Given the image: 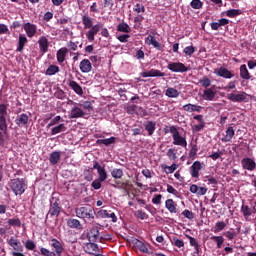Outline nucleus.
<instances>
[{"mask_svg":"<svg viewBox=\"0 0 256 256\" xmlns=\"http://www.w3.org/2000/svg\"><path fill=\"white\" fill-rule=\"evenodd\" d=\"M99 235V229L97 227H94L87 233V239L90 243H97L101 241V236Z\"/></svg>","mask_w":256,"mask_h":256,"instance_id":"obj_10","label":"nucleus"},{"mask_svg":"<svg viewBox=\"0 0 256 256\" xmlns=\"http://www.w3.org/2000/svg\"><path fill=\"white\" fill-rule=\"evenodd\" d=\"M68 85L71 89H73L76 95H83V88L75 80H70Z\"/></svg>","mask_w":256,"mask_h":256,"instance_id":"obj_27","label":"nucleus"},{"mask_svg":"<svg viewBox=\"0 0 256 256\" xmlns=\"http://www.w3.org/2000/svg\"><path fill=\"white\" fill-rule=\"evenodd\" d=\"M86 113L79 106H73L70 110L69 119H83Z\"/></svg>","mask_w":256,"mask_h":256,"instance_id":"obj_9","label":"nucleus"},{"mask_svg":"<svg viewBox=\"0 0 256 256\" xmlns=\"http://www.w3.org/2000/svg\"><path fill=\"white\" fill-rule=\"evenodd\" d=\"M116 30L119 33H129L131 31V27L129 26V24L122 22L117 25Z\"/></svg>","mask_w":256,"mask_h":256,"instance_id":"obj_40","label":"nucleus"},{"mask_svg":"<svg viewBox=\"0 0 256 256\" xmlns=\"http://www.w3.org/2000/svg\"><path fill=\"white\" fill-rule=\"evenodd\" d=\"M115 141H117V138L112 136L110 138L96 140V145H98L99 147H101V145H105V147H111V145H113Z\"/></svg>","mask_w":256,"mask_h":256,"instance_id":"obj_25","label":"nucleus"},{"mask_svg":"<svg viewBox=\"0 0 256 256\" xmlns=\"http://www.w3.org/2000/svg\"><path fill=\"white\" fill-rule=\"evenodd\" d=\"M184 53L185 55H187L188 57H191V55H193V53H195V47L193 46H187L184 48Z\"/></svg>","mask_w":256,"mask_h":256,"instance_id":"obj_63","label":"nucleus"},{"mask_svg":"<svg viewBox=\"0 0 256 256\" xmlns=\"http://www.w3.org/2000/svg\"><path fill=\"white\" fill-rule=\"evenodd\" d=\"M56 73H59V66L57 65H50L46 70V75L52 76Z\"/></svg>","mask_w":256,"mask_h":256,"instance_id":"obj_47","label":"nucleus"},{"mask_svg":"<svg viewBox=\"0 0 256 256\" xmlns=\"http://www.w3.org/2000/svg\"><path fill=\"white\" fill-rule=\"evenodd\" d=\"M183 217H185L186 219H189V221H193V219H195V214L193 212H191V210H187L185 209L182 212Z\"/></svg>","mask_w":256,"mask_h":256,"instance_id":"obj_57","label":"nucleus"},{"mask_svg":"<svg viewBox=\"0 0 256 256\" xmlns=\"http://www.w3.org/2000/svg\"><path fill=\"white\" fill-rule=\"evenodd\" d=\"M146 45H152L154 49H157V51H163V46H161V43L155 39V36L149 35L145 40Z\"/></svg>","mask_w":256,"mask_h":256,"instance_id":"obj_17","label":"nucleus"},{"mask_svg":"<svg viewBox=\"0 0 256 256\" xmlns=\"http://www.w3.org/2000/svg\"><path fill=\"white\" fill-rule=\"evenodd\" d=\"M240 77L241 79H245L246 81H249V79H251V74L249 73L247 65L245 64L240 66Z\"/></svg>","mask_w":256,"mask_h":256,"instance_id":"obj_36","label":"nucleus"},{"mask_svg":"<svg viewBox=\"0 0 256 256\" xmlns=\"http://www.w3.org/2000/svg\"><path fill=\"white\" fill-rule=\"evenodd\" d=\"M67 131V126L65 124H58L50 130V135H58V133H65Z\"/></svg>","mask_w":256,"mask_h":256,"instance_id":"obj_31","label":"nucleus"},{"mask_svg":"<svg viewBox=\"0 0 256 256\" xmlns=\"http://www.w3.org/2000/svg\"><path fill=\"white\" fill-rule=\"evenodd\" d=\"M15 123L18 127H25L29 123V116L26 113H22L16 117Z\"/></svg>","mask_w":256,"mask_h":256,"instance_id":"obj_21","label":"nucleus"},{"mask_svg":"<svg viewBox=\"0 0 256 256\" xmlns=\"http://www.w3.org/2000/svg\"><path fill=\"white\" fill-rule=\"evenodd\" d=\"M203 129H205V122H199L192 126L193 133H199V131H203Z\"/></svg>","mask_w":256,"mask_h":256,"instance_id":"obj_54","label":"nucleus"},{"mask_svg":"<svg viewBox=\"0 0 256 256\" xmlns=\"http://www.w3.org/2000/svg\"><path fill=\"white\" fill-rule=\"evenodd\" d=\"M123 175H124L123 169L121 168H114L111 171V176L113 177V179H121Z\"/></svg>","mask_w":256,"mask_h":256,"instance_id":"obj_45","label":"nucleus"},{"mask_svg":"<svg viewBox=\"0 0 256 256\" xmlns=\"http://www.w3.org/2000/svg\"><path fill=\"white\" fill-rule=\"evenodd\" d=\"M68 53L69 49H67V47L60 48L56 54L58 63H65V57H67Z\"/></svg>","mask_w":256,"mask_h":256,"instance_id":"obj_24","label":"nucleus"},{"mask_svg":"<svg viewBox=\"0 0 256 256\" xmlns=\"http://www.w3.org/2000/svg\"><path fill=\"white\" fill-rule=\"evenodd\" d=\"M98 216H100L101 219H112V223H117V215H115V212L109 213L107 210H99Z\"/></svg>","mask_w":256,"mask_h":256,"instance_id":"obj_20","label":"nucleus"},{"mask_svg":"<svg viewBox=\"0 0 256 256\" xmlns=\"http://www.w3.org/2000/svg\"><path fill=\"white\" fill-rule=\"evenodd\" d=\"M54 97H56V99H64L65 92L62 89H57L56 92L54 93Z\"/></svg>","mask_w":256,"mask_h":256,"instance_id":"obj_64","label":"nucleus"},{"mask_svg":"<svg viewBox=\"0 0 256 256\" xmlns=\"http://www.w3.org/2000/svg\"><path fill=\"white\" fill-rule=\"evenodd\" d=\"M163 171H165L166 175H171L172 173H175L177 169H179V165L176 163H173L171 166H167V164L162 165Z\"/></svg>","mask_w":256,"mask_h":256,"instance_id":"obj_32","label":"nucleus"},{"mask_svg":"<svg viewBox=\"0 0 256 256\" xmlns=\"http://www.w3.org/2000/svg\"><path fill=\"white\" fill-rule=\"evenodd\" d=\"M50 247L54 249V251H51L47 248H41L40 253L44 256H61L63 255V252L65 251V248H63V243L61 241L57 240V238H52L50 240Z\"/></svg>","mask_w":256,"mask_h":256,"instance_id":"obj_2","label":"nucleus"},{"mask_svg":"<svg viewBox=\"0 0 256 256\" xmlns=\"http://www.w3.org/2000/svg\"><path fill=\"white\" fill-rule=\"evenodd\" d=\"M225 227H227V224L223 221H218L216 224H215V227H214V233H220V231H223L225 229Z\"/></svg>","mask_w":256,"mask_h":256,"instance_id":"obj_49","label":"nucleus"},{"mask_svg":"<svg viewBox=\"0 0 256 256\" xmlns=\"http://www.w3.org/2000/svg\"><path fill=\"white\" fill-rule=\"evenodd\" d=\"M61 207L59 206V202L55 201H51L50 202V208L48 211V214L46 216V219L49 217H59V215H61Z\"/></svg>","mask_w":256,"mask_h":256,"instance_id":"obj_6","label":"nucleus"},{"mask_svg":"<svg viewBox=\"0 0 256 256\" xmlns=\"http://www.w3.org/2000/svg\"><path fill=\"white\" fill-rule=\"evenodd\" d=\"M217 93L215 92V85L211 86V88H207L203 92V99L205 101H213Z\"/></svg>","mask_w":256,"mask_h":256,"instance_id":"obj_18","label":"nucleus"},{"mask_svg":"<svg viewBox=\"0 0 256 256\" xmlns=\"http://www.w3.org/2000/svg\"><path fill=\"white\" fill-rule=\"evenodd\" d=\"M166 155L170 161H177V149L176 148L168 149Z\"/></svg>","mask_w":256,"mask_h":256,"instance_id":"obj_43","label":"nucleus"},{"mask_svg":"<svg viewBox=\"0 0 256 256\" xmlns=\"http://www.w3.org/2000/svg\"><path fill=\"white\" fill-rule=\"evenodd\" d=\"M8 245H10V247H12L14 249V251H23V246L21 245V242H19V240L11 237L8 240Z\"/></svg>","mask_w":256,"mask_h":256,"instance_id":"obj_26","label":"nucleus"},{"mask_svg":"<svg viewBox=\"0 0 256 256\" xmlns=\"http://www.w3.org/2000/svg\"><path fill=\"white\" fill-rule=\"evenodd\" d=\"M75 213L76 217L83 219L86 223H93L95 221V215H97L95 208L89 204L76 208Z\"/></svg>","mask_w":256,"mask_h":256,"instance_id":"obj_1","label":"nucleus"},{"mask_svg":"<svg viewBox=\"0 0 256 256\" xmlns=\"http://www.w3.org/2000/svg\"><path fill=\"white\" fill-rule=\"evenodd\" d=\"M183 109L188 113H193L194 111H196V113H201L203 107L195 104H186L183 106Z\"/></svg>","mask_w":256,"mask_h":256,"instance_id":"obj_30","label":"nucleus"},{"mask_svg":"<svg viewBox=\"0 0 256 256\" xmlns=\"http://www.w3.org/2000/svg\"><path fill=\"white\" fill-rule=\"evenodd\" d=\"M199 83L205 89H207L208 87H211V79H209L207 76H204L202 79H200Z\"/></svg>","mask_w":256,"mask_h":256,"instance_id":"obj_52","label":"nucleus"},{"mask_svg":"<svg viewBox=\"0 0 256 256\" xmlns=\"http://www.w3.org/2000/svg\"><path fill=\"white\" fill-rule=\"evenodd\" d=\"M80 107H83L86 111H93V104L91 101H85L83 104H79Z\"/></svg>","mask_w":256,"mask_h":256,"instance_id":"obj_62","label":"nucleus"},{"mask_svg":"<svg viewBox=\"0 0 256 256\" xmlns=\"http://www.w3.org/2000/svg\"><path fill=\"white\" fill-rule=\"evenodd\" d=\"M136 247L139 249V251H141V253H149L147 246L139 240L136 242Z\"/></svg>","mask_w":256,"mask_h":256,"instance_id":"obj_55","label":"nucleus"},{"mask_svg":"<svg viewBox=\"0 0 256 256\" xmlns=\"http://www.w3.org/2000/svg\"><path fill=\"white\" fill-rule=\"evenodd\" d=\"M60 121H63L61 116H56L50 120L47 124L46 129H51V127H55V125H59Z\"/></svg>","mask_w":256,"mask_h":256,"instance_id":"obj_42","label":"nucleus"},{"mask_svg":"<svg viewBox=\"0 0 256 256\" xmlns=\"http://www.w3.org/2000/svg\"><path fill=\"white\" fill-rule=\"evenodd\" d=\"M145 17H143V15L138 14L135 18H134V29H141V23H143Z\"/></svg>","mask_w":256,"mask_h":256,"instance_id":"obj_46","label":"nucleus"},{"mask_svg":"<svg viewBox=\"0 0 256 256\" xmlns=\"http://www.w3.org/2000/svg\"><path fill=\"white\" fill-rule=\"evenodd\" d=\"M172 244H174L175 247H178V249H181V247H185V242L177 237L173 238Z\"/></svg>","mask_w":256,"mask_h":256,"instance_id":"obj_60","label":"nucleus"},{"mask_svg":"<svg viewBox=\"0 0 256 256\" xmlns=\"http://www.w3.org/2000/svg\"><path fill=\"white\" fill-rule=\"evenodd\" d=\"M79 68L81 73H91L93 65L89 59H83L79 64Z\"/></svg>","mask_w":256,"mask_h":256,"instance_id":"obj_16","label":"nucleus"},{"mask_svg":"<svg viewBox=\"0 0 256 256\" xmlns=\"http://www.w3.org/2000/svg\"><path fill=\"white\" fill-rule=\"evenodd\" d=\"M235 137V130L233 129V126H230L226 130V135L224 138H222L223 143H228Z\"/></svg>","mask_w":256,"mask_h":256,"instance_id":"obj_34","label":"nucleus"},{"mask_svg":"<svg viewBox=\"0 0 256 256\" xmlns=\"http://www.w3.org/2000/svg\"><path fill=\"white\" fill-rule=\"evenodd\" d=\"M165 207L169 213H177V203L173 199H167L165 201Z\"/></svg>","mask_w":256,"mask_h":256,"instance_id":"obj_29","label":"nucleus"},{"mask_svg":"<svg viewBox=\"0 0 256 256\" xmlns=\"http://www.w3.org/2000/svg\"><path fill=\"white\" fill-rule=\"evenodd\" d=\"M38 45L41 53H47L49 51V39L46 36H41L38 40Z\"/></svg>","mask_w":256,"mask_h":256,"instance_id":"obj_19","label":"nucleus"},{"mask_svg":"<svg viewBox=\"0 0 256 256\" xmlns=\"http://www.w3.org/2000/svg\"><path fill=\"white\" fill-rule=\"evenodd\" d=\"M8 225L11 227H21V220L19 218L9 219Z\"/></svg>","mask_w":256,"mask_h":256,"instance_id":"obj_59","label":"nucleus"},{"mask_svg":"<svg viewBox=\"0 0 256 256\" xmlns=\"http://www.w3.org/2000/svg\"><path fill=\"white\" fill-rule=\"evenodd\" d=\"M211 241H215L217 244V249H221L223 243H225V238L223 236H211Z\"/></svg>","mask_w":256,"mask_h":256,"instance_id":"obj_44","label":"nucleus"},{"mask_svg":"<svg viewBox=\"0 0 256 256\" xmlns=\"http://www.w3.org/2000/svg\"><path fill=\"white\" fill-rule=\"evenodd\" d=\"M141 77H165V72H161V70L151 69L148 72H141Z\"/></svg>","mask_w":256,"mask_h":256,"instance_id":"obj_22","label":"nucleus"},{"mask_svg":"<svg viewBox=\"0 0 256 256\" xmlns=\"http://www.w3.org/2000/svg\"><path fill=\"white\" fill-rule=\"evenodd\" d=\"M99 251V246L95 244V242H89L86 244V253L89 255H93V253H97Z\"/></svg>","mask_w":256,"mask_h":256,"instance_id":"obj_38","label":"nucleus"},{"mask_svg":"<svg viewBox=\"0 0 256 256\" xmlns=\"http://www.w3.org/2000/svg\"><path fill=\"white\" fill-rule=\"evenodd\" d=\"M61 159V152L59 151H54L50 154L49 161L51 165H57Z\"/></svg>","mask_w":256,"mask_h":256,"instance_id":"obj_37","label":"nucleus"},{"mask_svg":"<svg viewBox=\"0 0 256 256\" xmlns=\"http://www.w3.org/2000/svg\"><path fill=\"white\" fill-rule=\"evenodd\" d=\"M67 226L70 227V229H77L78 231L83 229V224H81V221L75 218L68 219Z\"/></svg>","mask_w":256,"mask_h":256,"instance_id":"obj_23","label":"nucleus"},{"mask_svg":"<svg viewBox=\"0 0 256 256\" xmlns=\"http://www.w3.org/2000/svg\"><path fill=\"white\" fill-rule=\"evenodd\" d=\"M223 236L226 237L228 241H233V239H235V237H237V232H235V230L231 229L229 231L224 232Z\"/></svg>","mask_w":256,"mask_h":256,"instance_id":"obj_48","label":"nucleus"},{"mask_svg":"<svg viewBox=\"0 0 256 256\" xmlns=\"http://www.w3.org/2000/svg\"><path fill=\"white\" fill-rule=\"evenodd\" d=\"M229 101H233V103H243V101H247V93L241 92L240 94L230 93L228 95Z\"/></svg>","mask_w":256,"mask_h":256,"instance_id":"obj_12","label":"nucleus"},{"mask_svg":"<svg viewBox=\"0 0 256 256\" xmlns=\"http://www.w3.org/2000/svg\"><path fill=\"white\" fill-rule=\"evenodd\" d=\"M171 134L173 139V145H178L179 147L187 148V139L181 136L177 128H172Z\"/></svg>","mask_w":256,"mask_h":256,"instance_id":"obj_4","label":"nucleus"},{"mask_svg":"<svg viewBox=\"0 0 256 256\" xmlns=\"http://www.w3.org/2000/svg\"><path fill=\"white\" fill-rule=\"evenodd\" d=\"M26 43H27V37L25 36V34H20L18 38V47L16 51H18V53H21V51H23V49L25 48Z\"/></svg>","mask_w":256,"mask_h":256,"instance_id":"obj_33","label":"nucleus"},{"mask_svg":"<svg viewBox=\"0 0 256 256\" xmlns=\"http://www.w3.org/2000/svg\"><path fill=\"white\" fill-rule=\"evenodd\" d=\"M144 127H145V131H147L149 137H151V135H153V133H155V129L157 127V122L147 121L144 124Z\"/></svg>","mask_w":256,"mask_h":256,"instance_id":"obj_28","label":"nucleus"},{"mask_svg":"<svg viewBox=\"0 0 256 256\" xmlns=\"http://www.w3.org/2000/svg\"><path fill=\"white\" fill-rule=\"evenodd\" d=\"M242 169L244 171H254L256 169V163L255 160L252 158L246 157L241 160Z\"/></svg>","mask_w":256,"mask_h":256,"instance_id":"obj_7","label":"nucleus"},{"mask_svg":"<svg viewBox=\"0 0 256 256\" xmlns=\"http://www.w3.org/2000/svg\"><path fill=\"white\" fill-rule=\"evenodd\" d=\"M201 169H203V166H201V163L199 161H195L190 167V175L194 179H199V171H201Z\"/></svg>","mask_w":256,"mask_h":256,"instance_id":"obj_15","label":"nucleus"},{"mask_svg":"<svg viewBox=\"0 0 256 256\" xmlns=\"http://www.w3.org/2000/svg\"><path fill=\"white\" fill-rule=\"evenodd\" d=\"M8 186L10 187L12 193L16 196L23 195V193H25L27 190V182L25 181V178L11 179L8 183Z\"/></svg>","mask_w":256,"mask_h":256,"instance_id":"obj_3","label":"nucleus"},{"mask_svg":"<svg viewBox=\"0 0 256 256\" xmlns=\"http://www.w3.org/2000/svg\"><path fill=\"white\" fill-rule=\"evenodd\" d=\"M190 7H192V9H202L203 3L201 0H192L190 3Z\"/></svg>","mask_w":256,"mask_h":256,"instance_id":"obj_56","label":"nucleus"},{"mask_svg":"<svg viewBox=\"0 0 256 256\" xmlns=\"http://www.w3.org/2000/svg\"><path fill=\"white\" fill-rule=\"evenodd\" d=\"M101 5L102 9H107V7L109 9H113V5H115V3L113 2V0H103Z\"/></svg>","mask_w":256,"mask_h":256,"instance_id":"obj_61","label":"nucleus"},{"mask_svg":"<svg viewBox=\"0 0 256 256\" xmlns=\"http://www.w3.org/2000/svg\"><path fill=\"white\" fill-rule=\"evenodd\" d=\"M23 29L27 37H29L30 39L35 37V35L37 34V25L35 24L27 22L24 24Z\"/></svg>","mask_w":256,"mask_h":256,"instance_id":"obj_13","label":"nucleus"},{"mask_svg":"<svg viewBox=\"0 0 256 256\" xmlns=\"http://www.w3.org/2000/svg\"><path fill=\"white\" fill-rule=\"evenodd\" d=\"M238 15H241V10L239 9H230L226 11V16L233 19L234 17H238Z\"/></svg>","mask_w":256,"mask_h":256,"instance_id":"obj_50","label":"nucleus"},{"mask_svg":"<svg viewBox=\"0 0 256 256\" xmlns=\"http://www.w3.org/2000/svg\"><path fill=\"white\" fill-rule=\"evenodd\" d=\"M0 131L7 133V117H0Z\"/></svg>","mask_w":256,"mask_h":256,"instance_id":"obj_53","label":"nucleus"},{"mask_svg":"<svg viewBox=\"0 0 256 256\" xmlns=\"http://www.w3.org/2000/svg\"><path fill=\"white\" fill-rule=\"evenodd\" d=\"M101 31V24H95L90 28V30L86 33V37L90 43L95 41V35Z\"/></svg>","mask_w":256,"mask_h":256,"instance_id":"obj_14","label":"nucleus"},{"mask_svg":"<svg viewBox=\"0 0 256 256\" xmlns=\"http://www.w3.org/2000/svg\"><path fill=\"white\" fill-rule=\"evenodd\" d=\"M240 211L245 219V221H249V217L252 215L251 208L245 204H242Z\"/></svg>","mask_w":256,"mask_h":256,"instance_id":"obj_35","label":"nucleus"},{"mask_svg":"<svg viewBox=\"0 0 256 256\" xmlns=\"http://www.w3.org/2000/svg\"><path fill=\"white\" fill-rule=\"evenodd\" d=\"M188 239L190 241L191 247H194L195 253H199V242H197V239L193 238L192 236H188Z\"/></svg>","mask_w":256,"mask_h":256,"instance_id":"obj_51","label":"nucleus"},{"mask_svg":"<svg viewBox=\"0 0 256 256\" xmlns=\"http://www.w3.org/2000/svg\"><path fill=\"white\" fill-rule=\"evenodd\" d=\"M133 12L137 13L138 15H139V13H144L145 12V5L137 3L133 8Z\"/></svg>","mask_w":256,"mask_h":256,"instance_id":"obj_58","label":"nucleus"},{"mask_svg":"<svg viewBox=\"0 0 256 256\" xmlns=\"http://www.w3.org/2000/svg\"><path fill=\"white\" fill-rule=\"evenodd\" d=\"M93 169H96L98 172V179L100 181H106L107 180V171L105 170V167H102L101 165H99V162H97L96 160L93 161Z\"/></svg>","mask_w":256,"mask_h":256,"instance_id":"obj_11","label":"nucleus"},{"mask_svg":"<svg viewBox=\"0 0 256 256\" xmlns=\"http://www.w3.org/2000/svg\"><path fill=\"white\" fill-rule=\"evenodd\" d=\"M167 69L172 73H187L189 71V68L181 62H171L167 65Z\"/></svg>","mask_w":256,"mask_h":256,"instance_id":"obj_5","label":"nucleus"},{"mask_svg":"<svg viewBox=\"0 0 256 256\" xmlns=\"http://www.w3.org/2000/svg\"><path fill=\"white\" fill-rule=\"evenodd\" d=\"M82 23L84 25V29H91L93 26V18H91L89 15H83L82 16Z\"/></svg>","mask_w":256,"mask_h":256,"instance_id":"obj_39","label":"nucleus"},{"mask_svg":"<svg viewBox=\"0 0 256 256\" xmlns=\"http://www.w3.org/2000/svg\"><path fill=\"white\" fill-rule=\"evenodd\" d=\"M165 95H166V97L175 99V98L179 97V90H177L175 88H167Z\"/></svg>","mask_w":256,"mask_h":256,"instance_id":"obj_41","label":"nucleus"},{"mask_svg":"<svg viewBox=\"0 0 256 256\" xmlns=\"http://www.w3.org/2000/svg\"><path fill=\"white\" fill-rule=\"evenodd\" d=\"M214 73L218 77H223V79H233V77H235V74H233L232 71H229V69L225 67H220L215 69Z\"/></svg>","mask_w":256,"mask_h":256,"instance_id":"obj_8","label":"nucleus"}]
</instances>
